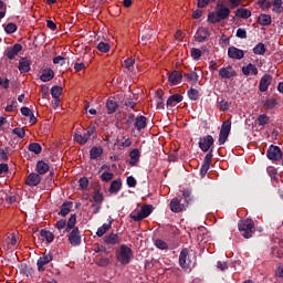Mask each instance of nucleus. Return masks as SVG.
Segmentation results:
<instances>
[{"mask_svg": "<svg viewBox=\"0 0 283 283\" xmlns=\"http://www.w3.org/2000/svg\"><path fill=\"white\" fill-rule=\"evenodd\" d=\"M7 10H8V6L6 4V2H3V0H0V20L6 19Z\"/></svg>", "mask_w": 283, "mask_h": 283, "instance_id": "obj_54", "label": "nucleus"}, {"mask_svg": "<svg viewBox=\"0 0 283 283\" xmlns=\"http://www.w3.org/2000/svg\"><path fill=\"white\" fill-rule=\"evenodd\" d=\"M114 179V175L109 171H105L101 175V181L102 182H109Z\"/></svg>", "mask_w": 283, "mask_h": 283, "instance_id": "obj_48", "label": "nucleus"}, {"mask_svg": "<svg viewBox=\"0 0 283 283\" xmlns=\"http://www.w3.org/2000/svg\"><path fill=\"white\" fill-rule=\"evenodd\" d=\"M40 235L41 238H44L46 242H54V233H52L50 230H45V229L41 230Z\"/></svg>", "mask_w": 283, "mask_h": 283, "instance_id": "obj_38", "label": "nucleus"}, {"mask_svg": "<svg viewBox=\"0 0 283 283\" xmlns=\"http://www.w3.org/2000/svg\"><path fill=\"white\" fill-rule=\"evenodd\" d=\"M216 13L221 21H226V19H229V14H231V9L224 6V3H218Z\"/></svg>", "mask_w": 283, "mask_h": 283, "instance_id": "obj_13", "label": "nucleus"}, {"mask_svg": "<svg viewBox=\"0 0 283 283\" xmlns=\"http://www.w3.org/2000/svg\"><path fill=\"white\" fill-rule=\"evenodd\" d=\"M155 247H157V249H160L161 251H165V249L169 248L167 242H165V241H163L160 239L155 240Z\"/></svg>", "mask_w": 283, "mask_h": 283, "instance_id": "obj_53", "label": "nucleus"}, {"mask_svg": "<svg viewBox=\"0 0 283 283\" xmlns=\"http://www.w3.org/2000/svg\"><path fill=\"white\" fill-rule=\"evenodd\" d=\"M228 56H229V59H234L237 61H242V59H244V51L240 50L235 46H230L228 49Z\"/></svg>", "mask_w": 283, "mask_h": 283, "instance_id": "obj_15", "label": "nucleus"}, {"mask_svg": "<svg viewBox=\"0 0 283 283\" xmlns=\"http://www.w3.org/2000/svg\"><path fill=\"white\" fill-rule=\"evenodd\" d=\"M242 73L244 76H249V74H252L253 76H258V67L255 64H248L247 66L242 67Z\"/></svg>", "mask_w": 283, "mask_h": 283, "instance_id": "obj_31", "label": "nucleus"}, {"mask_svg": "<svg viewBox=\"0 0 283 283\" xmlns=\"http://www.w3.org/2000/svg\"><path fill=\"white\" fill-rule=\"evenodd\" d=\"M151 211H154V206L151 205H145L142 207L140 211L137 212L136 214L130 213L129 218L130 220H134V222H143L145 218H149L151 216Z\"/></svg>", "mask_w": 283, "mask_h": 283, "instance_id": "obj_4", "label": "nucleus"}, {"mask_svg": "<svg viewBox=\"0 0 283 283\" xmlns=\"http://www.w3.org/2000/svg\"><path fill=\"white\" fill-rule=\"evenodd\" d=\"M63 94V87L55 85L51 88V96L59 103V98H61V95Z\"/></svg>", "mask_w": 283, "mask_h": 283, "instance_id": "obj_35", "label": "nucleus"}, {"mask_svg": "<svg viewBox=\"0 0 283 283\" xmlns=\"http://www.w3.org/2000/svg\"><path fill=\"white\" fill-rule=\"evenodd\" d=\"M182 99H184L182 95L174 94L168 97L166 105H167V107H176V105H178V103H182Z\"/></svg>", "mask_w": 283, "mask_h": 283, "instance_id": "obj_21", "label": "nucleus"}, {"mask_svg": "<svg viewBox=\"0 0 283 283\" xmlns=\"http://www.w3.org/2000/svg\"><path fill=\"white\" fill-rule=\"evenodd\" d=\"M214 143L213 136L206 135L199 139V149L203 153L213 154V149H216Z\"/></svg>", "mask_w": 283, "mask_h": 283, "instance_id": "obj_3", "label": "nucleus"}, {"mask_svg": "<svg viewBox=\"0 0 283 283\" xmlns=\"http://www.w3.org/2000/svg\"><path fill=\"white\" fill-rule=\"evenodd\" d=\"M129 165L130 167H136V165H138L139 160H140V150H138V148L133 149L129 153Z\"/></svg>", "mask_w": 283, "mask_h": 283, "instance_id": "obj_22", "label": "nucleus"}, {"mask_svg": "<svg viewBox=\"0 0 283 283\" xmlns=\"http://www.w3.org/2000/svg\"><path fill=\"white\" fill-rule=\"evenodd\" d=\"M266 52V46L264 45V43H259L253 48V53L254 54H265Z\"/></svg>", "mask_w": 283, "mask_h": 283, "instance_id": "obj_45", "label": "nucleus"}, {"mask_svg": "<svg viewBox=\"0 0 283 283\" xmlns=\"http://www.w3.org/2000/svg\"><path fill=\"white\" fill-rule=\"evenodd\" d=\"M179 266L181 269H189L191 266V259H189V250L182 249L179 254Z\"/></svg>", "mask_w": 283, "mask_h": 283, "instance_id": "obj_12", "label": "nucleus"}, {"mask_svg": "<svg viewBox=\"0 0 283 283\" xmlns=\"http://www.w3.org/2000/svg\"><path fill=\"white\" fill-rule=\"evenodd\" d=\"M272 6H273L272 11H274L275 14H282L283 12L282 0H274Z\"/></svg>", "mask_w": 283, "mask_h": 283, "instance_id": "obj_41", "label": "nucleus"}, {"mask_svg": "<svg viewBox=\"0 0 283 283\" xmlns=\"http://www.w3.org/2000/svg\"><path fill=\"white\" fill-rule=\"evenodd\" d=\"M21 50H23V46L21 44L17 43L11 49L7 50L4 52V55L7 56V59L12 61L15 56L19 55V52H21Z\"/></svg>", "mask_w": 283, "mask_h": 283, "instance_id": "obj_17", "label": "nucleus"}, {"mask_svg": "<svg viewBox=\"0 0 283 283\" xmlns=\"http://www.w3.org/2000/svg\"><path fill=\"white\" fill-rule=\"evenodd\" d=\"M230 107L231 106L229 105V102H227V99H221L219 102V109H220V112H229Z\"/></svg>", "mask_w": 283, "mask_h": 283, "instance_id": "obj_52", "label": "nucleus"}, {"mask_svg": "<svg viewBox=\"0 0 283 283\" xmlns=\"http://www.w3.org/2000/svg\"><path fill=\"white\" fill-rule=\"evenodd\" d=\"M120 189H123V181L120 179H115L111 182L109 186V193H118V191H120Z\"/></svg>", "mask_w": 283, "mask_h": 283, "instance_id": "obj_25", "label": "nucleus"}, {"mask_svg": "<svg viewBox=\"0 0 283 283\" xmlns=\"http://www.w3.org/2000/svg\"><path fill=\"white\" fill-rule=\"evenodd\" d=\"M208 21H209L210 23L216 24V23H220V21H222V19L220 18V15H218V13H217V11H216V12H210V13L208 14Z\"/></svg>", "mask_w": 283, "mask_h": 283, "instance_id": "obj_44", "label": "nucleus"}, {"mask_svg": "<svg viewBox=\"0 0 283 283\" xmlns=\"http://www.w3.org/2000/svg\"><path fill=\"white\" fill-rule=\"evenodd\" d=\"M219 76L221 78H233V76H237V73L231 65H228L219 70Z\"/></svg>", "mask_w": 283, "mask_h": 283, "instance_id": "obj_18", "label": "nucleus"}, {"mask_svg": "<svg viewBox=\"0 0 283 283\" xmlns=\"http://www.w3.org/2000/svg\"><path fill=\"white\" fill-rule=\"evenodd\" d=\"M272 81H273V76H271V74L263 75L259 83L260 92H268L269 85H271Z\"/></svg>", "mask_w": 283, "mask_h": 283, "instance_id": "obj_16", "label": "nucleus"}, {"mask_svg": "<svg viewBox=\"0 0 283 283\" xmlns=\"http://www.w3.org/2000/svg\"><path fill=\"white\" fill-rule=\"evenodd\" d=\"M93 200L96 202V205H103L105 201V196H103V192H101L99 189H95L93 193Z\"/></svg>", "mask_w": 283, "mask_h": 283, "instance_id": "obj_37", "label": "nucleus"}, {"mask_svg": "<svg viewBox=\"0 0 283 283\" xmlns=\"http://www.w3.org/2000/svg\"><path fill=\"white\" fill-rule=\"evenodd\" d=\"M97 50H98V52H102L103 54H107V52H109V50H112V45H109V43L99 42L97 44Z\"/></svg>", "mask_w": 283, "mask_h": 283, "instance_id": "obj_43", "label": "nucleus"}, {"mask_svg": "<svg viewBox=\"0 0 283 283\" xmlns=\"http://www.w3.org/2000/svg\"><path fill=\"white\" fill-rule=\"evenodd\" d=\"M8 154H10L8 148L0 149V160H8Z\"/></svg>", "mask_w": 283, "mask_h": 283, "instance_id": "obj_64", "label": "nucleus"}, {"mask_svg": "<svg viewBox=\"0 0 283 283\" xmlns=\"http://www.w3.org/2000/svg\"><path fill=\"white\" fill-rule=\"evenodd\" d=\"M116 258L120 264L127 265L134 259V251L132 248H129V245L122 244L119 250L116 252Z\"/></svg>", "mask_w": 283, "mask_h": 283, "instance_id": "obj_2", "label": "nucleus"}, {"mask_svg": "<svg viewBox=\"0 0 283 283\" xmlns=\"http://www.w3.org/2000/svg\"><path fill=\"white\" fill-rule=\"evenodd\" d=\"M135 127L137 132H143L147 127V117L140 115L135 118Z\"/></svg>", "mask_w": 283, "mask_h": 283, "instance_id": "obj_24", "label": "nucleus"}, {"mask_svg": "<svg viewBox=\"0 0 283 283\" xmlns=\"http://www.w3.org/2000/svg\"><path fill=\"white\" fill-rule=\"evenodd\" d=\"M258 23H259V25H263V28L271 25V23H272L271 15H269L266 13H261L258 18Z\"/></svg>", "mask_w": 283, "mask_h": 283, "instance_id": "obj_27", "label": "nucleus"}, {"mask_svg": "<svg viewBox=\"0 0 283 283\" xmlns=\"http://www.w3.org/2000/svg\"><path fill=\"white\" fill-rule=\"evenodd\" d=\"M112 222H114V220L111 219L108 223H104L102 227L97 229V238H103V235H105V233H107L112 229Z\"/></svg>", "mask_w": 283, "mask_h": 283, "instance_id": "obj_29", "label": "nucleus"}, {"mask_svg": "<svg viewBox=\"0 0 283 283\" xmlns=\"http://www.w3.org/2000/svg\"><path fill=\"white\" fill-rule=\"evenodd\" d=\"M235 36H238V39H247V29H244V28H239L238 30H237V34H235Z\"/></svg>", "mask_w": 283, "mask_h": 283, "instance_id": "obj_59", "label": "nucleus"}, {"mask_svg": "<svg viewBox=\"0 0 283 283\" xmlns=\"http://www.w3.org/2000/svg\"><path fill=\"white\" fill-rule=\"evenodd\" d=\"M282 148H280L279 146L271 145L268 148L266 158L269 160H274L275 163H277V160H282Z\"/></svg>", "mask_w": 283, "mask_h": 283, "instance_id": "obj_7", "label": "nucleus"}, {"mask_svg": "<svg viewBox=\"0 0 283 283\" xmlns=\"http://www.w3.org/2000/svg\"><path fill=\"white\" fill-rule=\"evenodd\" d=\"M91 160H97V158H101L103 156V147H96L94 146L90 150Z\"/></svg>", "mask_w": 283, "mask_h": 283, "instance_id": "obj_33", "label": "nucleus"}, {"mask_svg": "<svg viewBox=\"0 0 283 283\" xmlns=\"http://www.w3.org/2000/svg\"><path fill=\"white\" fill-rule=\"evenodd\" d=\"M238 229L245 240L253 238L255 233V223L251 219L240 220L238 223Z\"/></svg>", "mask_w": 283, "mask_h": 283, "instance_id": "obj_1", "label": "nucleus"}, {"mask_svg": "<svg viewBox=\"0 0 283 283\" xmlns=\"http://www.w3.org/2000/svg\"><path fill=\"white\" fill-rule=\"evenodd\" d=\"M120 242H122V239L116 233H109L104 237V244L114 247L116 244H120Z\"/></svg>", "mask_w": 283, "mask_h": 283, "instance_id": "obj_19", "label": "nucleus"}, {"mask_svg": "<svg viewBox=\"0 0 283 283\" xmlns=\"http://www.w3.org/2000/svg\"><path fill=\"white\" fill-rule=\"evenodd\" d=\"M185 78H187V81H189L190 83H192L193 85H196V83H198V73L196 71H192L190 73H186L184 74Z\"/></svg>", "mask_w": 283, "mask_h": 283, "instance_id": "obj_39", "label": "nucleus"}, {"mask_svg": "<svg viewBox=\"0 0 283 283\" xmlns=\"http://www.w3.org/2000/svg\"><path fill=\"white\" fill-rule=\"evenodd\" d=\"M52 78H54V71H52V69L44 71L40 76V80L43 83H48L49 81H52Z\"/></svg>", "mask_w": 283, "mask_h": 283, "instance_id": "obj_36", "label": "nucleus"}, {"mask_svg": "<svg viewBox=\"0 0 283 283\" xmlns=\"http://www.w3.org/2000/svg\"><path fill=\"white\" fill-rule=\"evenodd\" d=\"M97 266H109V260L107 258H102L96 262Z\"/></svg>", "mask_w": 283, "mask_h": 283, "instance_id": "obj_63", "label": "nucleus"}, {"mask_svg": "<svg viewBox=\"0 0 283 283\" xmlns=\"http://www.w3.org/2000/svg\"><path fill=\"white\" fill-rule=\"evenodd\" d=\"M64 229V233H72L74 229H78L76 227V214H71Z\"/></svg>", "mask_w": 283, "mask_h": 283, "instance_id": "obj_20", "label": "nucleus"}, {"mask_svg": "<svg viewBox=\"0 0 283 283\" xmlns=\"http://www.w3.org/2000/svg\"><path fill=\"white\" fill-rule=\"evenodd\" d=\"M106 109L107 114H116V109H118V102L114 99H107Z\"/></svg>", "mask_w": 283, "mask_h": 283, "instance_id": "obj_34", "label": "nucleus"}, {"mask_svg": "<svg viewBox=\"0 0 283 283\" xmlns=\"http://www.w3.org/2000/svg\"><path fill=\"white\" fill-rule=\"evenodd\" d=\"M25 185L28 187H39L41 185V175L36 172H31L27 177Z\"/></svg>", "mask_w": 283, "mask_h": 283, "instance_id": "obj_14", "label": "nucleus"}, {"mask_svg": "<svg viewBox=\"0 0 283 283\" xmlns=\"http://www.w3.org/2000/svg\"><path fill=\"white\" fill-rule=\"evenodd\" d=\"M75 143H77L78 145H85L87 144V140L85 139V137L83 135H78V134H75L73 136Z\"/></svg>", "mask_w": 283, "mask_h": 283, "instance_id": "obj_56", "label": "nucleus"}, {"mask_svg": "<svg viewBox=\"0 0 283 283\" xmlns=\"http://www.w3.org/2000/svg\"><path fill=\"white\" fill-rule=\"evenodd\" d=\"M73 205L74 203L72 201H64L62 203V207H61V210L59 212V216H62L63 218H65V216H67L72 211Z\"/></svg>", "mask_w": 283, "mask_h": 283, "instance_id": "obj_26", "label": "nucleus"}, {"mask_svg": "<svg viewBox=\"0 0 283 283\" xmlns=\"http://www.w3.org/2000/svg\"><path fill=\"white\" fill-rule=\"evenodd\" d=\"M12 134H15L18 138H25V128H14Z\"/></svg>", "mask_w": 283, "mask_h": 283, "instance_id": "obj_55", "label": "nucleus"}, {"mask_svg": "<svg viewBox=\"0 0 283 283\" xmlns=\"http://www.w3.org/2000/svg\"><path fill=\"white\" fill-rule=\"evenodd\" d=\"M18 70L21 72V74H27V72H30V61L22 57L19 62Z\"/></svg>", "mask_w": 283, "mask_h": 283, "instance_id": "obj_30", "label": "nucleus"}, {"mask_svg": "<svg viewBox=\"0 0 283 283\" xmlns=\"http://www.w3.org/2000/svg\"><path fill=\"white\" fill-rule=\"evenodd\" d=\"M230 134H231V119H227L221 125L218 144L224 145V143H227V140L229 139Z\"/></svg>", "mask_w": 283, "mask_h": 283, "instance_id": "obj_5", "label": "nucleus"}, {"mask_svg": "<svg viewBox=\"0 0 283 283\" xmlns=\"http://www.w3.org/2000/svg\"><path fill=\"white\" fill-rule=\"evenodd\" d=\"M94 132H96V128H94V127H90L88 129H87V132L86 133H84V139L86 140V143H87V140H90V138H92V135L94 134Z\"/></svg>", "mask_w": 283, "mask_h": 283, "instance_id": "obj_62", "label": "nucleus"}, {"mask_svg": "<svg viewBox=\"0 0 283 283\" xmlns=\"http://www.w3.org/2000/svg\"><path fill=\"white\" fill-rule=\"evenodd\" d=\"M168 81L171 83V85H178V83L182 81V73L179 71H174L169 74Z\"/></svg>", "mask_w": 283, "mask_h": 283, "instance_id": "obj_23", "label": "nucleus"}, {"mask_svg": "<svg viewBox=\"0 0 283 283\" xmlns=\"http://www.w3.org/2000/svg\"><path fill=\"white\" fill-rule=\"evenodd\" d=\"M54 260V255L52 253H44L42 256L39 258L36 265H38V271L40 273H43L45 271V264H50Z\"/></svg>", "mask_w": 283, "mask_h": 283, "instance_id": "obj_8", "label": "nucleus"}, {"mask_svg": "<svg viewBox=\"0 0 283 283\" xmlns=\"http://www.w3.org/2000/svg\"><path fill=\"white\" fill-rule=\"evenodd\" d=\"M234 14L238 19H250L251 10L244 9V8H239L235 10Z\"/></svg>", "mask_w": 283, "mask_h": 283, "instance_id": "obj_32", "label": "nucleus"}, {"mask_svg": "<svg viewBox=\"0 0 283 283\" xmlns=\"http://www.w3.org/2000/svg\"><path fill=\"white\" fill-rule=\"evenodd\" d=\"M209 36H211V32H209V29L205 27H199L195 34V39L198 43H205Z\"/></svg>", "mask_w": 283, "mask_h": 283, "instance_id": "obj_10", "label": "nucleus"}, {"mask_svg": "<svg viewBox=\"0 0 283 283\" xmlns=\"http://www.w3.org/2000/svg\"><path fill=\"white\" fill-rule=\"evenodd\" d=\"M260 126L269 125L270 118L266 116V114L259 115L256 118Z\"/></svg>", "mask_w": 283, "mask_h": 283, "instance_id": "obj_49", "label": "nucleus"}, {"mask_svg": "<svg viewBox=\"0 0 283 283\" xmlns=\"http://www.w3.org/2000/svg\"><path fill=\"white\" fill-rule=\"evenodd\" d=\"M190 55L195 61H198V59L202 56V51H200V49L192 48L190 50Z\"/></svg>", "mask_w": 283, "mask_h": 283, "instance_id": "obj_51", "label": "nucleus"}, {"mask_svg": "<svg viewBox=\"0 0 283 283\" xmlns=\"http://www.w3.org/2000/svg\"><path fill=\"white\" fill-rule=\"evenodd\" d=\"M188 98H190V101H198V98H200V92L196 88H190L188 91Z\"/></svg>", "mask_w": 283, "mask_h": 283, "instance_id": "obj_46", "label": "nucleus"}, {"mask_svg": "<svg viewBox=\"0 0 283 283\" xmlns=\"http://www.w3.org/2000/svg\"><path fill=\"white\" fill-rule=\"evenodd\" d=\"M276 105H277V101L275 98H269L263 102V107L265 109H275Z\"/></svg>", "mask_w": 283, "mask_h": 283, "instance_id": "obj_42", "label": "nucleus"}, {"mask_svg": "<svg viewBox=\"0 0 283 283\" xmlns=\"http://www.w3.org/2000/svg\"><path fill=\"white\" fill-rule=\"evenodd\" d=\"M211 160H213V154L208 153L205 156L203 163L200 168L201 178H205V176H207V172L209 171V169H211Z\"/></svg>", "mask_w": 283, "mask_h": 283, "instance_id": "obj_11", "label": "nucleus"}, {"mask_svg": "<svg viewBox=\"0 0 283 283\" xmlns=\"http://www.w3.org/2000/svg\"><path fill=\"white\" fill-rule=\"evenodd\" d=\"M29 151H32L33 154L39 156V154H41V151H43V147H41V144H39V143H31L29 145Z\"/></svg>", "mask_w": 283, "mask_h": 283, "instance_id": "obj_40", "label": "nucleus"}, {"mask_svg": "<svg viewBox=\"0 0 283 283\" xmlns=\"http://www.w3.org/2000/svg\"><path fill=\"white\" fill-rule=\"evenodd\" d=\"M180 198H182V201L189 206V203L191 202V190L187 189L182 191V196H180Z\"/></svg>", "mask_w": 283, "mask_h": 283, "instance_id": "obj_47", "label": "nucleus"}, {"mask_svg": "<svg viewBox=\"0 0 283 283\" xmlns=\"http://www.w3.org/2000/svg\"><path fill=\"white\" fill-rule=\"evenodd\" d=\"M36 171L40 176H45L48 171H50V165H48L45 161L40 160L36 164Z\"/></svg>", "mask_w": 283, "mask_h": 283, "instance_id": "obj_28", "label": "nucleus"}, {"mask_svg": "<svg viewBox=\"0 0 283 283\" xmlns=\"http://www.w3.org/2000/svg\"><path fill=\"white\" fill-rule=\"evenodd\" d=\"M4 32L7 34H14L17 32V25L13 22H10L6 25Z\"/></svg>", "mask_w": 283, "mask_h": 283, "instance_id": "obj_50", "label": "nucleus"}, {"mask_svg": "<svg viewBox=\"0 0 283 283\" xmlns=\"http://www.w3.org/2000/svg\"><path fill=\"white\" fill-rule=\"evenodd\" d=\"M216 0H198L197 7L198 8H207L210 3H213Z\"/></svg>", "mask_w": 283, "mask_h": 283, "instance_id": "obj_60", "label": "nucleus"}, {"mask_svg": "<svg viewBox=\"0 0 283 283\" xmlns=\"http://www.w3.org/2000/svg\"><path fill=\"white\" fill-rule=\"evenodd\" d=\"M135 63H136V60H134V59H126L124 61V66L126 67V70L132 71V67H134Z\"/></svg>", "mask_w": 283, "mask_h": 283, "instance_id": "obj_58", "label": "nucleus"}, {"mask_svg": "<svg viewBox=\"0 0 283 283\" xmlns=\"http://www.w3.org/2000/svg\"><path fill=\"white\" fill-rule=\"evenodd\" d=\"M169 207L172 213H182L189 206L182 201V197L178 196L171 199Z\"/></svg>", "mask_w": 283, "mask_h": 283, "instance_id": "obj_6", "label": "nucleus"}, {"mask_svg": "<svg viewBox=\"0 0 283 283\" xmlns=\"http://www.w3.org/2000/svg\"><path fill=\"white\" fill-rule=\"evenodd\" d=\"M126 185H127L128 187H130V188L136 187V185H137L136 178H134V176L127 177V179H126Z\"/></svg>", "mask_w": 283, "mask_h": 283, "instance_id": "obj_61", "label": "nucleus"}, {"mask_svg": "<svg viewBox=\"0 0 283 283\" xmlns=\"http://www.w3.org/2000/svg\"><path fill=\"white\" fill-rule=\"evenodd\" d=\"M69 242L72 247H81V230H78V228H74L69 233Z\"/></svg>", "mask_w": 283, "mask_h": 283, "instance_id": "obj_9", "label": "nucleus"}, {"mask_svg": "<svg viewBox=\"0 0 283 283\" xmlns=\"http://www.w3.org/2000/svg\"><path fill=\"white\" fill-rule=\"evenodd\" d=\"M78 185L81 189H87V187H90V179H87L86 177H82L78 180Z\"/></svg>", "mask_w": 283, "mask_h": 283, "instance_id": "obj_57", "label": "nucleus"}]
</instances>
